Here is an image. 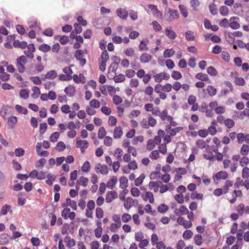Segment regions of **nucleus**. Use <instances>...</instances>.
I'll return each mask as SVG.
<instances>
[{"label":"nucleus","mask_w":249,"mask_h":249,"mask_svg":"<svg viewBox=\"0 0 249 249\" xmlns=\"http://www.w3.org/2000/svg\"><path fill=\"white\" fill-rule=\"evenodd\" d=\"M76 146L80 149H86L89 146V142L86 140H81L77 138Z\"/></svg>","instance_id":"obj_7"},{"label":"nucleus","mask_w":249,"mask_h":249,"mask_svg":"<svg viewBox=\"0 0 249 249\" xmlns=\"http://www.w3.org/2000/svg\"><path fill=\"white\" fill-rule=\"evenodd\" d=\"M60 43L62 45H66L69 41V38L68 36H63L59 39Z\"/></svg>","instance_id":"obj_64"},{"label":"nucleus","mask_w":249,"mask_h":249,"mask_svg":"<svg viewBox=\"0 0 249 249\" xmlns=\"http://www.w3.org/2000/svg\"><path fill=\"white\" fill-rule=\"evenodd\" d=\"M15 153L16 156L20 157L24 155L25 151L22 148H18L15 149Z\"/></svg>","instance_id":"obj_46"},{"label":"nucleus","mask_w":249,"mask_h":249,"mask_svg":"<svg viewBox=\"0 0 249 249\" xmlns=\"http://www.w3.org/2000/svg\"><path fill=\"white\" fill-rule=\"evenodd\" d=\"M175 53V51L174 50H173V49H167L164 51L163 53V55L164 57L165 58L171 57L173 55H174Z\"/></svg>","instance_id":"obj_24"},{"label":"nucleus","mask_w":249,"mask_h":249,"mask_svg":"<svg viewBox=\"0 0 249 249\" xmlns=\"http://www.w3.org/2000/svg\"><path fill=\"white\" fill-rule=\"evenodd\" d=\"M65 148L66 145L62 142H59L56 144V149L58 151H62L65 149Z\"/></svg>","instance_id":"obj_54"},{"label":"nucleus","mask_w":249,"mask_h":249,"mask_svg":"<svg viewBox=\"0 0 249 249\" xmlns=\"http://www.w3.org/2000/svg\"><path fill=\"white\" fill-rule=\"evenodd\" d=\"M220 13L224 16H227L229 14V9L226 6H222L219 9Z\"/></svg>","instance_id":"obj_44"},{"label":"nucleus","mask_w":249,"mask_h":249,"mask_svg":"<svg viewBox=\"0 0 249 249\" xmlns=\"http://www.w3.org/2000/svg\"><path fill=\"white\" fill-rule=\"evenodd\" d=\"M155 81L157 83H160L163 79L162 72L154 75Z\"/></svg>","instance_id":"obj_62"},{"label":"nucleus","mask_w":249,"mask_h":249,"mask_svg":"<svg viewBox=\"0 0 249 249\" xmlns=\"http://www.w3.org/2000/svg\"><path fill=\"white\" fill-rule=\"evenodd\" d=\"M171 77L175 80H178L182 77V75L179 71H174L172 73Z\"/></svg>","instance_id":"obj_51"},{"label":"nucleus","mask_w":249,"mask_h":249,"mask_svg":"<svg viewBox=\"0 0 249 249\" xmlns=\"http://www.w3.org/2000/svg\"><path fill=\"white\" fill-rule=\"evenodd\" d=\"M118 195L115 191L108 192L106 195V201L107 203H110L112 200L117 198Z\"/></svg>","instance_id":"obj_6"},{"label":"nucleus","mask_w":249,"mask_h":249,"mask_svg":"<svg viewBox=\"0 0 249 249\" xmlns=\"http://www.w3.org/2000/svg\"><path fill=\"white\" fill-rule=\"evenodd\" d=\"M183 129L182 127H177L174 128H172L170 132V135L171 136H175L177 133L179 132Z\"/></svg>","instance_id":"obj_53"},{"label":"nucleus","mask_w":249,"mask_h":249,"mask_svg":"<svg viewBox=\"0 0 249 249\" xmlns=\"http://www.w3.org/2000/svg\"><path fill=\"white\" fill-rule=\"evenodd\" d=\"M57 75V72L54 70L49 71L45 75V78L48 79H54Z\"/></svg>","instance_id":"obj_17"},{"label":"nucleus","mask_w":249,"mask_h":249,"mask_svg":"<svg viewBox=\"0 0 249 249\" xmlns=\"http://www.w3.org/2000/svg\"><path fill=\"white\" fill-rule=\"evenodd\" d=\"M161 184H162V182L161 181H151L149 183V189L151 190L154 189V191L155 192H158L159 191V188Z\"/></svg>","instance_id":"obj_8"},{"label":"nucleus","mask_w":249,"mask_h":249,"mask_svg":"<svg viewBox=\"0 0 249 249\" xmlns=\"http://www.w3.org/2000/svg\"><path fill=\"white\" fill-rule=\"evenodd\" d=\"M165 17L166 20L171 21L175 19H178L179 17V15L177 11L169 9L167 13L165 14Z\"/></svg>","instance_id":"obj_2"},{"label":"nucleus","mask_w":249,"mask_h":249,"mask_svg":"<svg viewBox=\"0 0 249 249\" xmlns=\"http://www.w3.org/2000/svg\"><path fill=\"white\" fill-rule=\"evenodd\" d=\"M95 169L97 173H101L103 175H107L108 172V167L105 164L98 163L96 165Z\"/></svg>","instance_id":"obj_4"},{"label":"nucleus","mask_w":249,"mask_h":249,"mask_svg":"<svg viewBox=\"0 0 249 249\" xmlns=\"http://www.w3.org/2000/svg\"><path fill=\"white\" fill-rule=\"evenodd\" d=\"M13 46L16 48H20L21 49H25L27 46V43L26 41L20 42L19 40H15L13 42Z\"/></svg>","instance_id":"obj_15"},{"label":"nucleus","mask_w":249,"mask_h":249,"mask_svg":"<svg viewBox=\"0 0 249 249\" xmlns=\"http://www.w3.org/2000/svg\"><path fill=\"white\" fill-rule=\"evenodd\" d=\"M225 125L228 128L232 127L235 124L233 120L231 119H227L225 120Z\"/></svg>","instance_id":"obj_50"},{"label":"nucleus","mask_w":249,"mask_h":249,"mask_svg":"<svg viewBox=\"0 0 249 249\" xmlns=\"http://www.w3.org/2000/svg\"><path fill=\"white\" fill-rule=\"evenodd\" d=\"M89 105L91 107L98 108L100 107V104L98 100L93 99L90 101Z\"/></svg>","instance_id":"obj_61"},{"label":"nucleus","mask_w":249,"mask_h":249,"mask_svg":"<svg viewBox=\"0 0 249 249\" xmlns=\"http://www.w3.org/2000/svg\"><path fill=\"white\" fill-rule=\"evenodd\" d=\"M128 179L125 177H122L120 178V186L121 188L124 189L127 187Z\"/></svg>","instance_id":"obj_28"},{"label":"nucleus","mask_w":249,"mask_h":249,"mask_svg":"<svg viewBox=\"0 0 249 249\" xmlns=\"http://www.w3.org/2000/svg\"><path fill=\"white\" fill-rule=\"evenodd\" d=\"M179 213L181 214H186L188 213V210L184 206L182 205L179 209H177L175 211V213L177 215Z\"/></svg>","instance_id":"obj_21"},{"label":"nucleus","mask_w":249,"mask_h":249,"mask_svg":"<svg viewBox=\"0 0 249 249\" xmlns=\"http://www.w3.org/2000/svg\"><path fill=\"white\" fill-rule=\"evenodd\" d=\"M229 26L233 29H238L240 27L239 18L237 17H231L229 20Z\"/></svg>","instance_id":"obj_5"},{"label":"nucleus","mask_w":249,"mask_h":249,"mask_svg":"<svg viewBox=\"0 0 249 249\" xmlns=\"http://www.w3.org/2000/svg\"><path fill=\"white\" fill-rule=\"evenodd\" d=\"M242 177L243 178H248L249 177V168L245 167L242 170Z\"/></svg>","instance_id":"obj_52"},{"label":"nucleus","mask_w":249,"mask_h":249,"mask_svg":"<svg viewBox=\"0 0 249 249\" xmlns=\"http://www.w3.org/2000/svg\"><path fill=\"white\" fill-rule=\"evenodd\" d=\"M165 34L166 36L171 39H175L177 37L176 33L174 31L171 30L169 28H166L165 30Z\"/></svg>","instance_id":"obj_14"},{"label":"nucleus","mask_w":249,"mask_h":249,"mask_svg":"<svg viewBox=\"0 0 249 249\" xmlns=\"http://www.w3.org/2000/svg\"><path fill=\"white\" fill-rule=\"evenodd\" d=\"M186 38L187 40H194L195 39V36L193 32L191 31H187L185 33Z\"/></svg>","instance_id":"obj_48"},{"label":"nucleus","mask_w":249,"mask_h":249,"mask_svg":"<svg viewBox=\"0 0 249 249\" xmlns=\"http://www.w3.org/2000/svg\"><path fill=\"white\" fill-rule=\"evenodd\" d=\"M207 90L208 91L209 95L211 96H213L214 95H215L217 91L216 89L214 87L211 85H209L207 87Z\"/></svg>","instance_id":"obj_29"},{"label":"nucleus","mask_w":249,"mask_h":249,"mask_svg":"<svg viewBox=\"0 0 249 249\" xmlns=\"http://www.w3.org/2000/svg\"><path fill=\"white\" fill-rule=\"evenodd\" d=\"M117 182V178L116 176H113L107 183V187L109 189H112Z\"/></svg>","instance_id":"obj_18"},{"label":"nucleus","mask_w":249,"mask_h":249,"mask_svg":"<svg viewBox=\"0 0 249 249\" xmlns=\"http://www.w3.org/2000/svg\"><path fill=\"white\" fill-rule=\"evenodd\" d=\"M196 145L201 149L204 148L206 146V142L201 139L197 140Z\"/></svg>","instance_id":"obj_60"},{"label":"nucleus","mask_w":249,"mask_h":249,"mask_svg":"<svg viewBox=\"0 0 249 249\" xmlns=\"http://www.w3.org/2000/svg\"><path fill=\"white\" fill-rule=\"evenodd\" d=\"M151 59V55L148 53H144L141 54L140 60L142 63H148Z\"/></svg>","instance_id":"obj_13"},{"label":"nucleus","mask_w":249,"mask_h":249,"mask_svg":"<svg viewBox=\"0 0 249 249\" xmlns=\"http://www.w3.org/2000/svg\"><path fill=\"white\" fill-rule=\"evenodd\" d=\"M207 71L212 76H216L218 74L217 70L213 66H210L207 68Z\"/></svg>","instance_id":"obj_31"},{"label":"nucleus","mask_w":249,"mask_h":249,"mask_svg":"<svg viewBox=\"0 0 249 249\" xmlns=\"http://www.w3.org/2000/svg\"><path fill=\"white\" fill-rule=\"evenodd\" d=\"M47 128V124L46 123H41L39 126V133L40 134H44Z\"/></svg>","instance_id":"obj_55"},{"label":"nucleus","mask_w":249,"mask_h":249,"mask_svg":"<svg viewBox=\"0 0 249 249\" xmlns=\"http://www.w3.org/2000/svg\"><path fill=\"white\" fill-rule=\"evenodd\" d=\"M121 226V223H112L110 226V231L111 232H116L117 230Z\"/></svg>","instance_id":"obj_41"},{"label":"nucleus","mask_w":249,"mask_h":249,"mask_svg":"<svg viewBox=\"0 0 249 249\" xmlns=\"http://www.w3.org/2000/svg\"><path fill=\"white\" fill-rule=\"evenodd\" d=\"M195 243L197 246H200L202 244V236L200 234H196L194 237Z\"/></svg>","instance_id":"obj_40"},{"label":"nucleus","mask_w":249,"mask_h":249,"mask_svg":"<svg viewBox=\"0 0 249 249\" xmlns=\"http://www.w3.org/2000/svg\"><path fill=\"white\" fill-rule=\"evenodd\" d=\"M133 199L131 197H127L124 201V207L127 210L129 209L132 206Z\"/></svg>","instance_id":"obj_23"},{"label":"nucleus","mask_w":249,"mask_h":249,"mask_svg":"<svg viewBox=\"0 0 249 249\" xmlns=\"http://www.w3.org/2000/svg\"><path fill=\"white\" fill-rule=\"evenodd\" d=\"M193 232L190 230H186L183 233V237L185 239H190L193 236Z\"/></svg>","instance_id":"obj_56"},{"label":"nucleus","mask_w":249,"mask_h":249,"mask_svg":"<svg viewBox=\"0 0 249 249\" xmlns=\"http://www.w3.org/2000/svg\"><path fill=\"white\" fill-rule=\"evenodd\" d=\"M59 133L58 132H53L50 137V140L53 142H56L59 138Z\"/></svg>","instance_id":"obj_42"},{"label":"nucleus","mask_w":249,"mask_h":249,"mask_svg":"<svg viewBox=\"0 0 249 249\" xmlns=\"http://www.w3.org/2000/svg\"><path fill=\"white\" fill-rule=\"evenodd\" d=\"M70 206L73 210L77 209V204L76 201L71 200L70 198H67L65 203L62 204V207Z\"/></svg>","instance_id":"obj_11"},{"label":"nucleus","mask_w":249,"mask_h":249,"mask_svg":"<svg viewBox=\"0 0 249 249\" xmlns=\"http://www.w3.org/2000/svg\"><path fill=\"white\" fill-rule=\"evenodd\" d=\"M107 134V132L104 127H101L98 130V138L99 139H103Z\"/></svg>","instance_id":"obj_27"},{"label":"nucleus","mask_w":249,"mask_h":249,"mask_svg":"<svg viewBox=\"0 0 249 249\" xmlns=\"http://www.w3.org/2000/svg\"><path fill=\"white\" fill-rule=\"evenodd\" d=\"M18 122V119L16 116H12L8 119L7 125L8 128H13Z\"/></svg>","instance_id":"obj_12"},{"label":"nucleus","mask_w":249,"mask_h":249,"mask_svg":"<svg viewBox=\"0 0 249 249\" xmlns=\"http://www.w3.org/2000/svg\"><path fill=\"white\" fill-rule=\"evenodd\" d=\"M38 49L43 53H46L50 51L51 47L47 44L43 43L39 46Z\"/></svg>","instance_id":"obj_26"},{"label":"nucleus","mask_w":249,"mask_h":249,"mask_svg":"<svg viewBox=\"0 0 249 249\" xmlns=\"http://www.w3.org/2000/svg\"><path fill=\"white\" fill-rule=\"evenodd\" d=\"M249 152V145L247 144H243L240 150L241 154L243 156H246L248 154Z\"/></svg>","instance_id":"obj_33"},{"label":"nucleus","mask_w":249,"mask_h":249,"mask_svg":"<svg viewBox=\"0 0 249 249\" xmlns=\"http://www.w3.org/2000/svg\"><path fill=\"white\" fill-rule=\"evenodd\" d=\"M65 242L67 243L66 246L68 248H71L75 246V242L74 239H71L70 236H66L64 238Z\"/></svg>","instance_id":"obj_19"},{"label":"nucleus","mask_w":249,"mask_h":249,"mask_svg":"<svg viewBox=\"0 0 249 249\" xmlns=\"http://www.w3.org/2000/svg\"><path fill=\"white\" fill-rule=\"evenodd\" d=\"M101 57L102 59V62H107L109 58V55L107 50H105L103 52V53L101 54Z\"/></svg>","instance_id":"obj_49"},{"label":"nucleus","mask_w":249,"mask_h":249,"mask_svg":"<svg viewBox=\"0 0 249 249\" xmlns=\"http://www.w3.org/2000/svg\"><path fill=\"white\" fill-rule=\"evenodd\" d=\"M178 8L183 16L184 18H187L188 16V11L186 8V7L182 4H180L178 6Z\"/></svg>","instance_id":"obj_32"},{"label":"nucleus","mask_w":249,"mask_h":249,"mask_svg":"<svg viewBox=\"0 0 249 249\" xmlns=\"http://www.w3.org/2000/svg\"><path fill=\"white\" fill-rule=\"evenodd\" d=\"M20 96L24 99H26L29 97V90L28 89H22L19 93Z\"/></svg>","instance_id":"obj_35"},{"label":"nucleus","mask_w":249,"mask_h":249,"mask_svg":"<svg viewBox=\"0 0 249 249\" xmlns=\"http://www.w3.org/2000/svg\"><path fill=\"white\" fill-rule=\"evenodd\" d=\"M168 209V207L164 204H162L160 205L158 208V211L159 212L161 213H164L166 212Z\"/></svg>","instance_id":"obj_57"},{"label":"nucleus","mask_w":249,"mask_h":249,"mask_svg":"<svg viewBox=\"0 0 249 249\" xmlns=\"http://www.w3.org/2000/svg\"><path fill=\"white\" fill-rule=\"evenodd\" d=\"M123 102V100L120 96L115 95L113 97V102L115 105H119Z\"/></svg>","instance_id":"obj_58"},{"label":"nucleus","mask_w":249,"mask_h":249,"mask_svg":"<svg viewBox=\"0 0 249 249\" xmlns=\"http://www.w3.org/2000/svg\"><path fill=\"white\" fill-rule=\"evenodd\" d=\"M215 177L217 179H225L228 177V174L225 171H220L217 172L215 174Z\"/></svg>","instance_id":"obj_22"},{"label":"nucleus","mask_w":249,"mask_h":249,"mask_svg":"<svg viewBox=\"0 0 249 249\" xmlns=\"http://www.w3.org/2000/svg\"><path fill=\"white\" fill-rule=\"evenodd\" d=\"M116 13L118 17L122 19H126L128 17V12L124 8H118L116 10Z\"/></svg>","instance_id":"obj_10"},{"label":"nucleus","mask_w":249,"mask_h":249,"mask_svg":"<svg viewBox=\"0 0 249 249\" xmlns=\"http://www.w3.org/2000/svg\"><path fill=\"white\" fill-rule=\"evenodd\" d=\"M147 199H149V202L150 203H153L154 201V196L151 192H147L146 193L145 198L144 199L146 200Z\"/></svg>","instance_id":"obj_45"},{"label":"nucleus","mask_w":249,"mask_h":249,"mask_svg":"<svg viewBox=\"0 0 249 249\" xmlns=\"http://www.w3.org/2000/svg\"><path fill=\"white\" fill-rule=\"evenodd\" d=\"M191 7L195 11L197 10V8L200 4V2L198 0H191L190 1Z\"/></svg>","instance_id":"obj_47"},{"label":"nucleus","mask_w":249,"mask_h":249,"mask_svg":"<svg viewBox=\"0 0 249 249\" xmlns=\"http://www.w3.org/2000/svg\"><path fill=\"white\" fill-rule=\"evenodd\" d=\"M78 181L79 182L80 184L84 187H86L87 186L89 182V179L87 178L82 176L79 178V179Z\"/></svg>","instance_id":"obj_39"},{"label":"nucleus","mask_w":249,"mask_h":249,"mask_svg":"<svg viewBox=\"0 0 249 249\" xmlns=\"http://www.w3.org/2000/svg\"><path fill=\"white\" fill-rule=\"evenodd\" d=\"M11 238L9 235L6 233L0 235V245H7L9 242V239Z\"/></svg>","instance_id":"obj_9"},{"label":"nucleus","mask_w":249,"mask_h":249,"mask_svg":"<svg viewBox=\"0 0 249 249\" xmlns=\"http://www.w3.org/2000/svg\"><path fill=\"white\" fill-rule=\"evenodd\" d=\"M64 91L69 96H72L75 93V89L73 86H69L65 88Z\"/></svg>","instance_id":"obj_20"},{"label":"nucleus","mask_w":249,"mask_h":249,"mask_svg":"<svg viewBox=\"0 0 249 249\" xmlns=\"http://www.w3.org/2000/svg\"><path fill=\"white\" fill-rule=\"evenodd\" d=\"M118 62H114L113 63H112L110 65V67L109 68V71L115 72L116 70L118 68Z\"/></svg>","instance_id":"obj_63"},{"label":"nucleus","mask_w":249,"mask_h":249,"mask_svg":"<svg viewBox=\"0 0 249 249\" xmlns=\"http://www.w3.org/2000/svg\"><path fill=\"white\" fill-rule=\"evenodd\" d=\"M104 212L102 208L98 207L96 209V217L100 219L103 217Z\"/></svg>","instance_id":"obj_59"},{"label":"nucleus","mask_w":249,"mask_h":249,"mask_svg":"<svg viewBox=\"0 0 249 249\" xmlns=\"http://www.w3.org/2000/svg\"><path fill=\"white\" fill-rule=\"evenodd\" d=\"M84 51L81 50H78L75 52V57L76 59L80 61L79 64L81 66H84L87 60L84 58Z\"/></svg>","instance_id":"obj_3"},{"label":"nucleus","mask_w":249,"mask_h":249,"mask_svg":"<svg viewBox=\"0 0 249 249\" xmlns=\"http://www.w3.org/2000/svg\"><path fill=\"white\" fill-rule=\"evenodd\" d=\"M33 93L31 94L33 98H37L40 94L39 88L37 87H34L32 89Z\"/></svg>","instance_id":"obj_30"},{"label":"nucleus","mask_w":249,"mask_h":249,"mask_svg":"<svg viewBox=\"0 0 249 249\" xmlns=\"http://www.w3.org/2000/svg\"><path fill=\"white\" fill-rule=\"evenodd\" d=\"M114 80L116 83L122 82L125 80V76L123 74H120L114 77Z\"/></svg>","instance_id":"obj_43"},{"label":"nucleus","mask_w":249,"mask_h":249,"mask_svg":"<svg viewBox=\"0 0 249 249\" xmlns=\"http://www.w3.org/2000/svg\"><path fill=\"white\" fill-rule=\"evenodd\" d=\"M123 135V130L121 126L116 127L114 130L113 137L115 139L120 138Z\"/></svg>","instance_id":"obj_16"},{"label":"nucleus","mask_w":249,"mask_h":249,"mask_svg":"<svg viewBox=\"0 0 249 249\" xmlns=\"http://www.w3.org/2000/svg\"><path fill=\"white\" fill-rule=\"evenodd\" d=\"M27 62V59L24 55H21L17 58L16 66L18 68V71L20 73H23L25 71L24 65Z\"/></svg>","instance_id":"obj_1"},{"label":"nucleus","mask_w":249,"mask_h":249,"mask_svg":"<svg viewBox=\"0 0 249 249\" xmlns=\"http://www.w3.org/2000/svg\"><path fill=\"white\" fill-rule=\"evenodd\" d=\"M15 108L18 112L22 113L23 114H26L28 112V110L26 108L23 107H22L18 105H17L15 106Z\"/></svg>","instance_id":"obj_38"},{"label":"nucleus","mask_w":249,"mask_h":249,"mask_svg":"<svg viewBox=\"0 0 249 249\" xmlns=\"http://www.w3.org/2000/svg\"><path fill=\"white\" fill-rule=\"evenodd\" d=\"M196 78L198 80L206 81L209 80L208 75L205 73H198L196 75Z\"/></svg>","instance_id":"obj_25"},{"label":"nucleus","mask_w":249,"mask_h":249,"mask_svg":"<svg viewBox=\"0 0 249 249\" xmlns=\"http://www.w3.org/2000/svg\"><path fill=\"white\" fill-rule=\"evenodd\" d=\"M145 176L143 174H141L139 178H137L135 180V184L137 186H140L143 182Z\"/></svg>","instance_id":"obj_34"},{"label":"nucleus","mask_w":249,"mask_h":249,"mask_svg":"<svg viewBox=\"0 0 249 249\" xmlns=\"http://www.w3.org/2000/svg\"><path fill=\"white\" fill-rule=\"evenodd\" d=\"M90 169V164L88 161H86L82 166V171L88 173Z\"/></svg>","instance_id":"obj_36"},{"label":"nucleus","mask_w":249,"mask_h":249,"mask_svg":"<svg viewBox=\"0 0 249 249\" xmlns=\"http://www.w3.org/2000/svg\"><path fill=\"white\" fill-rule=\"evenodd\" d=\"M11 209V206L8 205L7 204L4 205L1 208V211H0V214L5 215H6L8 211Z\"/></svg>","instance_id":"obj_37"}]
</instances>
